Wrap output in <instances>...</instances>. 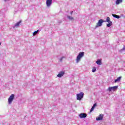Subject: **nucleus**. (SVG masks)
<instances>
[{
	"instance_id": "nucleus-1",
	"label": "nucleus",
	"mask_w": 125,
	"mask_h": 125,
	"mask_svg": "<svg viewBox=\"0 0 125 125\" xmlns=\"http://www.w3.org/2000/svg\"><path fill=\"white\" fill-rule=\"evenodd\" d=\"M84 55V52H80L77 57L76 63H79V62L81 61V60L82 59V58L83 57Z\"/></svg>"
},
{
	"instance_id": "nucleus-2",
	"label": "nucleus",
	"mask_w": 125,
	"mask_h": 125,
	"mask_svg": "<svg viewBox=\"0 0 125 125\" xmlns=\"http://www.w3.org/2000/svg\"><path fill=\"white\" fill-rule=\"evenodd\" d=\"M83 95H84V94L83 92H80V93L77 94L76 95L77 100H79V101L82 100V99L83 98Z\"/></svg>"
},
{
	"instance_id": "nucleus-3",
	"label": "nucleus",
	"mask_w": 125,
	"mask_h": 125,
	"mask_svg": "<svg viewBox=\"0 0 125 125\" xmlns=\"http://www.w3.org/2000/svg\"><path fill=\"white\" fill-rule=\"evenodd\" d=\"M104 22V21L103 20L101 19L98 21L96 26H95V29H97V28H98V27H101L102 26V24Z\"/></svg>"
},
{
	"instance_id": "nucleus-4",
	"label": "nucleus",
	"mask_w": 125,
	"mask_h": 125,
	"mask_svg": "<svg viewBox=\"0 0 125 125\" xmlns=\"http://www.w3.org/2000/svg\"><path fill=\"white\" fill-rule=\"evenodd\" d=\"M14 99V95L12 94L8 98V104L10 105L12 103V101H13V100Z\"/></svg>"
},
{
	"instance_id": "nucleus-5",
	"label": "nucleus",
	"mask_w": 125,
	"mask_h": 125,
	"mask_svg": "<svg viewBox=\"0 0 125 125\" xmlns=\"http://www.w3.org/2000/svg\"><path fill=\"white\" fill-rule=\"evenodd\" d=\"M105 22H108V24L106 25L107 27H108V28L111 27V26H112V22L111 21H110V17H107Z\"/></svg>"
},
{
	"instance_id": "nucleus-6",
	"label": "nucleus",
	"mask_w": 125,
	"mask_h": 125,
	"mask_svg": "<svg viewBox=\"0 0 125 125\" xmlns=\"http://www.w3.org/2000/svg\"><path fill=\"white\" fill-rule=\"evenodd\" d=\"M119 86H114L113 87H109L108 89L109 91H116L118 89Z\"/></svg>"
},
{
	"instance_id": "nucleus-7",
	"label": "nucleus",
	"mask_w": 125,
	"mask_h": 125,
	"mask_svg": "<svg viewBox=\"0 0 125 125\" xmlns=\"http://www.w3.org/2000/svg\"><path fill=\"white\" fill-rule=\"evenodd\" d=\"M46 4L47 7H50V6L52 4V0H46Z\"/></svg>"
},
{
	"instance_id": "nucleus-8",
	"label": "nucleus",
	"mask_w": 125,
	"mask_h": 125,
	"mask_svg": "<svg viewBox=\"0 0 125 125\" xmlns=\"http://www.w3.org/2000/svg\"><path fill=\"white\" fill-rule=\"evenodd\" d=\"M65 75V72L62 71H60L57 75L58 78H61Z\"/></svg>"
},
{
	"instance_id": "nucleus-9",
	"label": "nucleus",
	"mask_w": 125,
	"mask_h": 125,
	"mask_svg": "<svg viewBox=\"0 0 125 125\" xmlns=\"http://www.w3.org/2000/svg\"><path fill=\"white\" fill-rule=\"evenodd\" d=\"M103 117H104V115L100 114L99 116L96 118V121H101L103 120Z\"/></svg>"
},
{
	"instance_id": "nucleus-10",
	"label": "nucleus",
	"mask_w": 125,
	"mask_h": 125,
	"mask_svg": "<svg viewBox=\"0 0 125 125\" xmlns=\"http://www.w3.org/2000/svg\"><path fill=\"white\" fill-rule=\"evenodd\" d=\"M21 21H20L19 22H17L13 27V29H15V28H18V27H19V25H20V24H21Z\"/></svg>"
},
{
	"instance_id": "nucleus-11",
	"label": "nucleus",
	"mask_w": 125,
	"mask_h": 125,
	"mask_svg": "<svg viewBox=\"0 0 125 125\" xmlns=\"http://www.w3.org/2000/svg\"><path fill=\"white\" fill-rule=\"evenodd\" d=\"M87 115L85 113H81L79 115V117L81 119H83V118H86Z\"/></svg>"
},
{
	"instance_id": "nucleus-12",
	"label": "nucleus",
	"mask_w": 125,
	"mask_h": 125,
	"mask_svg": "<svg viewBox=\"0 0 125 125\" xmlns=\"http://www.w3.org/2000/svg\"><path fill=\"white\" fill-rule=\"evenodd\" d=\"M39 32H40L39 30H38L34 32L33 33V37H35V36H37V35H39V34H40Z\"/></svg>"
},
{
	"instance_id": "nucleus-13",
	"label": "nucleus",
	"mask_w": 125,
	"mask_h": 125,
	"mask_svg": "<svg viewBox=\"0 0 125 125\" xmlns=\"http://www.w3.org/2000/svg\"><path fill=\"white\" fill-rule=\"evenodd\" d=\"M96 103L94 104H93V105L92 106V107H91L90 110V113H91V112H92V111H93L94 110V108H95V107H96Z\"/></svg>"
},
{
	"instance_id": "nucleus-14",
	"label": "nucleus",
	"mask_w": 125,
	"mask_h": 125,
	"mask_svg": "<svg viewBox=\"0 0 125 125\" xmlns=\"http://www.w3.org/2000/svg\"><path fill=\"white\" fill-rule=\"evenodd\" d=\"M123 2V0H116L115 3L117 5L120 4V3H122Z\"/></svg>"
},
{
	"instance_id": "nucleus-15",
	"label": "nucleus",
	"mask_w": 125,
	"mask_h": 125,
	"mask_svg": "<svg viewBox=\"0 0 125 125\" xmlns=\"http://www.w3.org/2000/svg\"><path fill=\"white\" fill-rule=\"evenodd\" d=\"M112 16L114 18H117V19H119V18H120V16H118V15H115V14H112Z\"/></svg>"
},
{
	"instance_id": "nucleus-16",
	"label": "nucleus",
	"mask_w": 125,
	"mask_h": 125,
	"mask_svg": "<svg viewBox=\"0 0 125 125\" xmlns=\"http://www.w3.org/2000/svg\"><path fill=\"white\" fill-rule=\"evenodd\" d=\"M121 77H118L116 80H115V83H118V82H120L121 81Z\"/></svg>"
},
{
	"instance_id": "nucleus-17",
	"label": "nucleus",
	"mask_w": 125,
	"mask_h": 125,
	"mask_svg": "<svg viewBox=\"0 0 125 125\" xmlns=\"http://www.w3.org/2000/svg\"><path fill=\"white\" fill-rule=\"evenodd\" d=\"M96 63H97L98 65H101V61H100V60H98L96 61Z\"/></svg>"
},
{
	"instance_id": "nucleus-18",
	"label": "nucleus",
	"mask_w": 125,
	"mask_h": 125,
	"mask_svg": "<svg viewBox=\"0 0 125 125\" xmlns=\"http://www.w3.org/2000/svg\"><path fill=\"white\" fill-rule=\"evenodd\" d=\"M67 18L68 19H69V20H74V18L70 16H67Z\"/></svg>"
},
{
	"instance_id": "nucleus-19",
	"label": "nucleus",
	"mask_w": 125,
	"mask_h": 125,
	"mask_svg": "<svg viewBox=\"0 0 125 125\" xmlns=\"http://www.w3.org/2000/svg\"><path fill=\"white\" fill-rule=\"evenodd\" d=\"M92 72H93V73L96 72V67H93Z\"/></svg>"
},
{
	"instance_id": "nucleus-20",
	"label": "nucleus",
	"mask_w": 125,
	"mask_h": 125,
	"mask_svg": "<svg viewBox=\"0 0 125 125\" xmlns=\"http://www.w3.org/2000/svg\"><path fill=\"white\" fill-rule=\"evenodd\" d=\"M64 58H65V57H62V58H60V62H62L63 59H64Z\"/></svg>"
},
{
	"instance_id": "nucleus-21",
	"label": "nucleus",
	"mask_w": 125,
	"mask_h": 125,
	"mask_svg": "<svg viewBox=\"0 0 125 125\" xmlns=\"http://www.w3.org/2000/svg\"><path fill=\"white\" fill-rule=\"evenodd\" d=\"M73 11H71V12H70V14H71V15H73Z\"/></svg>"
},
{
	"instance_id": "nucleus-22",
	"label": "nucleus",
	"mask_w": 125,
	"mask_h": 125,
	"mask_svg": "<svg viewBox=\"0 0 125 125\" xmlns=\"http://www.w3.org/2000/svg\"><path fill=\"white\" fill-rule=\"evenodd\" d=\"M123 50H125V46L123 48Z\"/></svg>"
},
{
	"instance_id": "nucleus-23",
	"label": "nucleus",
	"mask_w": 125,
	"mask_h": 125,
	"mask_svg": "<svg viewBox=\"0 0 125 125\" xmlns=\"http://www.w3.org/2000/svg\"><path fill=\"white\" fill-rule=\"evenodd\" d=\"M4 0V1H6V0Z\"/></svg>"
},
{
	"instance_id": "nucleus-24",
	"label": "nucleus",
	"mask_w": 125,
	"mask_h": 125,
	"mask_svg": "<svg viewBox=\"0 0 125 125\" xmlns=\"http://www.w3.org/2000/svg\"><path fill=\"white\" fill-rule=\"evenodd\" d=\"M0 44H1V42H0Z\"/></svg>"
}]
</instances>
